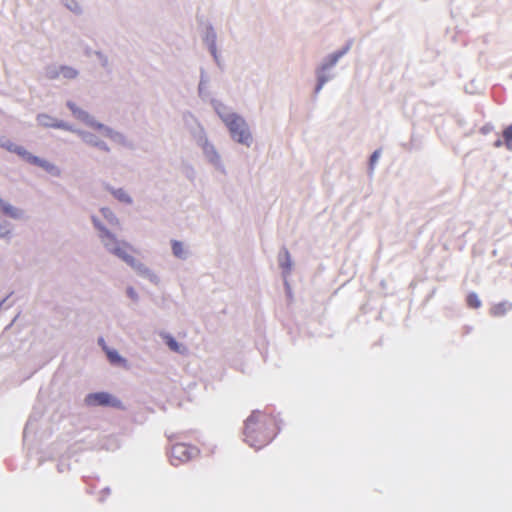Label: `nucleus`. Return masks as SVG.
Instances as JSON below:
<instances>
[{
  "label": "nucleus",
  "instance_id": "obj_1",
  "mask_svg": "<svg viewBox=\"0 0 512 512\" xmlns=\"http://www.w3.org/2000/svg\"><path fill=\"white\" fill-rule=\"evenodd\" d=\"M279 430L278 421L272 413L253 411L245 421L244 441L255 449L269 444Z\"/></svg>",
  "mask_w": 512,
  "mask_h": 512
},
{
  "label": "nucleus",
  "instance_id": "obj_2",
  "mask_svg": "<svg viewBox=\"0 0 512 512\" xmlns=\"http://www.w3.org/2000/svg\"><path fill=\"white\" fill-rule=\"evenodd\" d=\"M94 223L100 229V237L104 245L110 250L111 253L122 259L133 268L140 267L141 264L133 255L136 253V250L132 247V245L125 241H118L113 234H111L104 227L100 226L96 220H94Z\"/></svg>",
  "mask_w": 512,
  "mask_h": 512
},
{
  "label": "nucleus",
  "instance_id": "obj_3",
  "mask_svg": "<svg viewBox=\"0 0 512 512\" xmlns=\"http://www.w3.org/2000/svg\"><path fill=\"white\" fill-rule=\"evenodd\" d=\"M221 119L227 126L231 137L238 143L249 146L252 142V136L245 120L237 114L219 113Z\"/></svg>",
  "mask_w": 512,
  "mask_h": 512
},
{
  "label": "nucleus",
  "instance_id": "obj_4",
  "mask_svg": "<svg viewBox=\"0 0 512 512\" xmlns=\"http://www.w3.org/2000/svg\"><path fill=\"white\" fill-rule=\"evenodd\" d=\"M197 449L194 446L184 443H176L170 450V461L173 465L189 461L194 455L197 454Z\"/></svg>",
  "mask_w": 512,
  "mask_h": 512
},
{
  "label": "nucleus",
  "instance_id": "obj_5",
  "mask_svg": "<svg viewBox=\"0 0 512 512\" xmlns=\"http://www.w3.org/2000/svg\"><path fill=\"white\" fill-rule=\"evenodd\" d=\"M85 403L88 406H110L122 408L121 401L107 392L90 393L86 396Z\"/></svg>",
  "mask_w": 512,
  "mask_h": 512
},
{
  "label": "nucleus",
  "instance_id": "obj_6",
  "mask_svg": "<svg viewBox=\"0 0 512 512\" xmlns=\"http://www.w3.org/2000/svg\"><path fill=\"white\" fill-rule=\"evenodd\" d=\"M7 149L10 152H13L17 154L18 156L22 157L24 160H26L28 163L32 165L39 166L47 171H52L54 169V165L49 163L48 161L41 159L37 156L32 155L30 152H28L23 146H18L11 144L7 147Z\"/></svg>",
  "mask_w": 512,
  "mask_h": 512
},
{
  "label": "nucleus",
  "instance_id": "obj_7",
  "mask_svg": "<svg viewBox=\"0 0 512 512\" xmlns=\"http://www.w3.org/2000/svg\"><path fill=\"white\" fill-rule=\"evenodd\" d=\"M38 123L43 127L59 128V129H70L67 124L59 121L48 114H39L37 116Z\"/></svg>",
  "mask_w": 512,
  "mask_h": 512
},
{
  "label": "nucleus",
  "instance_id": "obj_8",
  "mask_svg": "<svg viewBox=\"0 0 512 512\" xmlns=\"http://www.w3.org/2000/svg\"><path fill=\"white\" fill-rule=\"evenodd\" d=\"M47 73H48V77L50 79H56V78H58L61 75L64 78H67V79H74L78 75L77 70H75L74 68L69 67V66H61L59 68V70H57V69H50Z\"/></svg>",
  "mask_w": 512,
  "mask_h": 512
},
{
  "label": "nucleus",
  "instance_id": "obj_9",
  "mask_svg": "<svg viewBox=\"0 0 512 512\" xmlns=\"http://www.w3.org/2000/svg\"><path fill=\"white\" fill-rule=\"evenodd\" d=\"M512 309V303L508 301H502L494 304L490 309V314L494 317L504 316L507 312Z\"/></svg>",
  "mask_w": 512,
  "mask_h": 512
},
{
  "label": "nucleus",
  "instance_id": "obj_10",
  "mask_svg": "<svg viewBox=\"0 0 512 512\" xmlns=\"http://www.w3.org/2000/svg\"><path fill=\"white\" fill-rule=\"evenodd\" d=\"M104 350L106 351L107 357L111 364L114 365H122L124 367L127 366V362L124 358H122L117 351L108 349L104 346Z\"/></svg>",
  "mask_w": 512,
  "mask_h": 512
},
{
  "label": "nucleus",
  "instance_id": "obj_11",
  "mask_svg": "<svg viewBox=\"0 0 512 512\" xmlns=\"http://www.w3.org/2000/svg\"><path fill=\"white\" fill-rule=\"evenodd\" d=\"M503 143L508 150H512V124L503 131Z\"/></svg>",
  "mask_w": 512,
  "mask_h": 512
},
{
  "label": "nucleus",
  "instance_id": "obj_12",
  "mask_svg": "<svg viewBox=\"0 0 512 512\" xmlns=\"http://www.w3.org/2000/svg\"><path fill=\"white\" fill-rule=\"evenodd\" d=\"M0 209L7 215L11 216V217H19L20 216V212L18 211V209L12 207L11 205L5 203L2 201V204H0Z\"/></svg>",
  "mask_w": 512,
  "mask_h": 512
},
{
  "label": "nucleus",
  "instance_id": "obj_13",
  "mask_svg": "<svg viewBox=\"0 0 512 512\" xmlns=\"http://www.w3.org/2000/svg\"><path fill=\"white\" fill-rule=\"evenodd\" d=\"M467 305L473 309H477L481 306V300L476 293L471 292L467 295Z\"/></svg>",
  "mask_w": 512,
  "mask_h": 512
},
{
  "label": "nucleus",
  "instance_id": "obj_14",
  "mask_svg": "<svg viewBox=\"0 0 512 512\" xmlns=\"http://www.w3.org/2000/svg\"><path fill=\"white\" fill-rule=\"evenodd\" d=\"M67 106L76 117L83 119L87 116V114L81 110L74 102H67Z\"/></svg>",
  "mask_w": 512,
  "mask_h": 512
},
{
  "label": "nucleus",
  "instance_id": "obj_15",
  "mask_svg": "<svg viewBox=\"0 0 512 512\" xmlns=\"http://www.w3.org/2000/svg\"><path fill=\"white\" fill-rule=\"evenodd\" d=\"M172 251L176 257H178V258L184 257V247L181 242L176 241V240L172 241Z\"/></svg>",
  "mask_w": 512,
  "mask_h": 512
},
{
  "label": "nucleus",
  "instance_id": "obj_16",
  "mask_svg": "<svg viewBox=\"0 0 512 512\" xmlns=\"http://www.w3.org/2000/svg\"><path fill=\"white\" fill-rule=\"evenodd\" d=\"M114 196L122 201V202H125V203H130L131 202V198L129 197V195L123 190V189H118V190H115L113 192Z\"/></svg>",
  "mask_w": 512,
  "mask_h": 512
},
{
  "label": "nucleus",
  "instance_id": "obj_17",
  "mask_svg": "<svg viewBox=\"0 0 512 512\" xmlns=\"http://www.w3.org/2000/svg\"><path fill=\"white\" fill-rule=\"evenodd\" d=\"M166 343L167 345L169 346V348L175 352H179L180 351V345L176 342V340L171 337V336H167L166 337Z\"/></svg>",
  "mask_w": 512,
  "mask_h": 512
},
{
  "label": "nucleus",
  "instance_id": "obj_18",
  "mask_svg": "<svg viewBox=\"0 0 512 512\" xmlns=\"http://www.w3.org/2000/svg\"><path fill=\"white\" fill-rule=\"evenodd\" d=\"M10 234V226L8 223L0 222V237H5Z\"/></svg>",
  "mask_w": 512,
  "mask_h": 512
},
{
  "label": "nucleus",
  "instance_id": "obj_19",
  "mask_svg": "<svg viewBox=\"0 0 512 512\" xmlns=\"http://www.w3.org/2000/svg\"><path fill=\"white\" fill-rule=\"evenodd\" d=\"M87 142L93 146L99 147L102 150H105V151L109 150L108 147L104 143L93 140L92 138L88 139Z\"/></svg>",
  "mask_w": 512,
  "mask_h": 512
},
{
  "label": "nucleus",
  "instance_id": "obj_20",
  "mask_svg": "<svg viewBox=\"0 0 512 512\" xmlns=\"http://www.w3.org/2000/svg\"><path fill=\"white\" fill-rule=\"evenodd\" d=\"M380 156V152L379 151H375L371 157H370V166L373 167L375 165V163L378 161V158Z\"/></svg>",
  "mask_w": 512,
  "mask_h": 512
},
{
  "label": "nucleus",
  "instance_id": "obj_21",
  "mask_svg": "<svg viewBox=\"0 0 512 512\" xmlns=\"http://www.w3.org/2000/svg\"><path fill=\"white\" fill-rule=\"evenodd\" d=\"M127 294L129 295L130 298L132 299H136L137 295H136V292L134 291L133 288H128L127 289Z\"/></svg>",
  "mask_w": 512,
  "mask_h": 512
},
{
  "label": "nucleus",
  "instance_id": "obj_22",
  "mask_svg": "<svg viewBox=\"0 0 512 512\" xmlns=\"http://www.w3.org/2000/svg\"><path fill=\"white\" fill-rule=\"evenodd\" d=\"M324 83H325V79H320V80H319V84H318V86H317V88H316V91H317V92L322 88V86H323V84H324Z\"/></svg>",
  "mask_w": 512,
  "mask_h": 512
},
{
  "label": "nucleus",
  "instance_id": "obj_23",
  "mask_svg": "<svg viewBox=\"0 0 512 512\" xmlns=\"http://www.w3.org/2000/svg\"><path fill=\"white\" fill-rule=\"evenodd\" d=\"M102 213L105 217H108V215L112 214L108 208H103Z\"/></svg>",
  "mask_w": 512,
  "mask_h": 512
},
{
  "label": "nucleus",
  "instance_id": "obj_24",
  "mask_svg": "<svg viewBox=\"0 0 512 512\" xmlns=\"http://www.w3.org/2000/svg\"><path fill=\"white\" fill-rule=\"evenodd\" d=\"M501 145H502V141H501V140H497V141L495 142V146H496V147H500Z\"/></svg>",
  "mask_w": 512,
  "mask_h": 512
}]
</instances>
